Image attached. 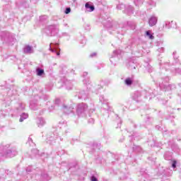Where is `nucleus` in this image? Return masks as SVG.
Segmentation results:
<instances>
[{
    "label": "nucleus",
    "instance_id": "54",
    "mask_svg": "<svg viewBox=\"0 0 181 181\" xmlns=\"http://www.w3.org/2000/svg\"><path fill=\"white\" fill-rule=\"evenodd\" d=\"M48 144H52L50 141H47Z\"/></svg>",
    "mask_w": 181,
    "mask_h": 181
},
{
    "label": "nucleus",
    "instance_id": "17",
    "mask_svg": "<svg viewBox=\"0 0 181 181\" xmlns=\"http://www.w3.org/2000/svg\"><path fill=\"white\" fill-rule=\"evenodd\" d=\"M127 67L130 70H135V69H136V64H135V62L133 61H129L127 64Z\"/></svg>",
    "mask_w": 181,
    "mask_h": 181
},
{
    "label": "nucleus",
    "instance_id": "27",
    "mask_svg": "<svg viewBox=\"0 0 181 181\" xmlns=\"http://www.w3.org/2000/svg\"><path fill=\"white\" fill-rule=\"evenodd\" d=\"M127 25L131 28V29L134 30L135 29V23L132 21H129L127 22Z\"/></svg>",
    "mask_w": 181,
    "mask_h": 181
},
{
    "label": "nucleus",
    "instance_id": "4",
    "mask_svg": "<svg viewBox=\"0 0 181 181\" xmlns=\"http://www.w3.org/2000/svg\"><path fill=\"white\" fill-rule=\"evenodd\" d=\"M59 128H58L55 132H54V135H59V131L62 129V132H64V135H67L70 132V129L67 127V122L61 121L59 124Z\"/></svg>",
    "mask_w": 181,
    "mask_h": 181
},
{
    "label": "nucleus",
    "instance_id": "1",
    "mask_svg": "<svg viewBox=\"0 0 181 181\" xmlns=\"http://www.w3.org/2000/svg\"><path fill=\"white\" fill-rule=\"evenodd\" d=\"M160 67L162 69L160 78L158 79L160 88L163 90V91H172V90H175V88H176V85H167L170 78L168 75L165 74V72L168 71V68L170 67V65H169V63L168 62H160Z\"/></svg>",
    "mask_w": 181,
    "mask_h": 181
},
{
    "label": "nucleus",
    "instance_id": "15",
    "mask_svg": "<svg viewBox=\"0 0 181 181\" xmlns=\"http://www.w3.org/2000/svg\"><path fill=\"white\" fill-rule=\"evenodd\" d=\"M124 13L127 15H132L134 13V7L132 6H126L124 8Z\"/></svg>",
    "mask_w": 181,
    "mask_h": 181
},
{
    "label": "nucleus",
    "instance_id": "46",
    "mask_svg": "<svg viewBox=\"0 0 181 181\" xmlns=\"http://www.w3.org/2000/svg\"><path fill=\"white\" fill-rule=\"evenodd\" d=\"M26 170H27V172H31V170H30V168H28L26 169Z\"/></svg>",
    "mask_w": 181,
    "mask_h": 181
},
{
    "label": "nucleus",
    "instance_id": "41",
    "mask_svg": "<svg viewBox=\"0 0 181 181\" xmlns=\"http://www.w3.org/2000/svg\"><path fill=\"white\" fill-rule=\"evenodd\" d=\"M95 56H97V53H95V52H93V53L90 54V57H94Z\"/></svg>",
    "mask_w": 181,
    "mask_h": 181
},
{
    "label": "nucleus",
    "instance_id": "44",
    "mask_svg": "<svg viewBox=\"0 0 181 181\" xmlns=\"http://www.w3.org/2000/svg\"><path fill=\"white\" fill-rule=\"evenodd\" d=\"M158 50V52H163L164 48H163V47H161V48H159Z\"/></svg>",
    "mask_w": 181,
    "mask_h": 181
},
{
    "label": "nucleus",
    "instance_id": "6",
    "mask_svg": "<svg viewBox=\"0 0 181 181\" xmlns=\"http://www.w3.org/2000/svg\"><path fill=\"white\" fill-rule=\"evenodd\" d=\"M10 145L7 144H3L0 146V151H1V153H2V155H10V153H12V150H11L10 148Z\"/></svg>",
    "mask_w": 181,
    "mask_h": 181
},
{
    "label": "nucleus",
    "instance_id": "16",
    "mask_svg": "<svg viewBox=\"0 0 181 181\" xmlns=\"http://www.w3.org/2000/svg\"><path fill=\"white\" fill-rule=\"evenodd\" d=\"M85 8H86V11H88V12H93V11H94L95 9L94 6L90 4V3H86L85 4Z\"/></svg>",
    "mask_w": 181,
    "mask_h": 181
},
{
    "label": "nucleus",
    "instance_id": "7",
    "mask_svg": "<svg viewBox=\"0 0 181 181\" xmlns=\"http://www.w3.org/2000/svg\"><path fill=\"white\" fill-rule=\"evenodd\" d=\"M74 110V106L73 105L64 104L62 107V110L64 114H71Z\"/></svg>",
    "mask_w": 181,
    "mask_h": 181
},
{
    "label": "nucleus",
    "instance_id": "33",
    "mask_svg": "<svg viewBox=\"0 0 181 181\" xmlns=\"http://www.w3.org/2000/svg\"><path fill=\"white\" fill-rule=\"evenodd\" d=\"M70 12H71V8H70V7H67L65 9L64 13H66V15H68V13H70Z\"/></svg>",
    "mask_w": 181,
    "mask_h": 181
},
{
    "label": "nucleus",
    "instance_id": "21",
    "mask_svg": "<svg viewBox=\"0 0 181 181\" xmlns=\"http://www.w3.org/2000/svg\"><path fill=\"white\" fill-rule=\"evenodd\" d=\"M37 76H43L45 74V70L40 68L36 69Z\"/></svg>",
    "mask_w": 181,
    "mask_h": 181
},
{
    "label": "nucleus",
    "instance_id": "52",
    "mask_svg": "<svg viewBox=\"0 0 181 181\" xmlns=\"http://www.w3.org/2000/svg\"><path fill=\"white\" fill-rule=\"evenodd\" d=\"M47 98H48V96H45V100H47Z\"/></svg>",
    "mask_w": 181,
    "mask_h": 181
},
{
    "label": "nucleus",
    "instance_id": "56",
    "mask_svg": "<svg viewBox=\"0 0 181 181\" xmlns=\"http://www.w3.org/2000/svg\"><path fill=\"white\" fill-rule=\"evenodd\" d=\"M119 122H120V124H121V120H119Z\"/></svg>",
    "mask_w": 181,
    "mask_h": 181
},
{
    "label": "nucleus",
    "instance_id": "13",
    "mask_svg": "<svg viewBox=\"0 0 181 181\" xmlns=\"http://www.w3.org/2000/svg\"><path fill=\"white\" fill-rule=\"evenodd\" d=\"M163 28L165 29H170V28H176V23L174 21H165Z\"/></svg>",
    "mask_w": 181,
    "mask_h": 181
},
{
    "label": "nucleus",
    "instance_id": "26",
    "mask_svg": "<svg viewBox=\"0 0 181 181\" xmlns=\"http://www.w3.org/2000/svg\"><path fill=\"white\" fill-rule=\"evenodd\" d=\"M133 151H134V152H141V151H142V148L139 146H134Z\"/></svg>",
    "mask_w": 181,
    "mask_h": 181
},
{
    "label": "nucleus",
    "instance_id": "10",
    "mask_svg": "<svg viewBox=\"0 0 181 181\" xmlns=\"http://www.w3.org/2000/svg\"><path fill=\"white\" fill-rule=\"evenodd\" d=\"M23 53L25 54H32V53H35V50L33 49V47L30 45H25L23 48Z\"/></svg>",
    "mask_w": 181,
    "mask_h": 181
},
{
    "label": "nucleus",
    "instance_id": "12",
    "mask_svg": "<svg viewBox=\"0 0 181 181\" xmlns=\"http://www.w3.org/2000/svg\"><path fill=\"white\" fill-rule=\"evenodd\" d=\"M75 97H78V100H87L88 97V93H86L84 90L80 91Z\"/></svg>",
    "mask_w": 181,
    "mask_h": 181
},
{
    "label": "nucleus",
    "instance_id": "11",
    "mask_svg": "<svg viewBox=\"0 0 181 181\" xmlns=\"http://www.w3.org/2000/svg\"><path fill=\"white\" fill-rule=\"evenodd\" d=\"M121 53H122L121 49H117L113 51V55L110 58V62L112 64H115V62H114V60H115V59L118 60V57H117V56H118V54H121Z\"/></svg>",
    "mask_w": 181,
    "mask_h": 181
},
{
    "label": "nucleus",
    "instance_id": "22",
    "mask_svg": "<svg viewBox=\"0 0 181 181\" xmlns=\"http://www.w3.org/2000/svg\"><path fill=\"white\" fill-rule=\"evenodd\" d=\"M28 117H29V115H28L27 113H23L21 115L20 122H23V121H25V119H26Z\"/></svg>",
    "mask_w": 181,
    "mask_h": 181
},
{
    "label": "nucleus",
    "instance_id": "55",
    "mask_svg": "<svg viewBox=\"0 0 181 181\" xmlns=\"http://www.w3.org/2000/svg\"><path fill=\"white\" fill-rule=\"evenodd\" d=\"M42 177H45V175H42Z\"/></svg>",
    "mask_w": 181,
    "mask_h": 181
},
{
    "label": "nucleus",
    "instance_id": "24",
    "mask_svg": "<svg viewBox=\"0 0 181 181\" xmlns=\"http://www.w3.org/2000/svg\"><path fill=\"white\" fill-rule=\"evenodd\" d=\"M144 1L145 0H134V2L136 6H141L144 4Z\"/></svg>",
    "mask_w": 181,
    "mask_h": 181
},
{
    "label": "nucleus",
    "instance_id": "42",
    "mask_svg": "<svg viewBox=\"0 0 181 181\" xmlns=\"http://www.w3.org/2000/svg\"><path fill=\"white\" fill-rule=\"evenodd\" d=\"M147 70H148V73H151L153 69H152V67H151L150 66H148V69H147Z\"/></svg>",
    "mask_w": 181,
    "mask_h": 181
},
{
    "label": "nucleus",
    "instance_id": "31",
    "mask_svg": "<svg viewBox=\"0 0 181 181\" xmlns=\"http://www.w3.org/2000/svg\"><path fill=\"white\" fill-rule=\"evenodd\" d=\"M124 8H125V5L124 4H118L117 6V9H119V11H121V9H124Z\"/></svg>",
    "mask_w": 181,
    "mask_h": 181
},
{
    "label": "nucleus",
    "instance_id": "2",
    "mask_svg": "<svg viewBox=\"0 0 181 181\" xmlns=\"http://www.w3.org/2000/svg\"><path fill=\"white\" fill-rule=\"evenodd\" d=\"M88 74V73L83 72V76L84 79L83 81V84L86 85L87 90L92 91V93H97V91H98V90H101L103 87H101V86L100 85H96L95 86H93V85L90 84V78H86L87 77Z\"/></svg>",
    "mask_w": 181,
    "mask_h": 181
},
{
    "label": "nucleus",
    "instance_id": "9",
    "mask_svg": "<svg viewBox=\"0 0 181 181\" xmlns=\"http://www.w3.org/2000/svg\"><path fill=\"white\" fill-rule=\"evenodd\" d=\"M99 101L103 104V108L106 111H110V106L108 105V103H107V99L104 97V95H100L99 98Z\"/></svg>",
    "mask_w": 181,
    "mask_h": 181
},
{
    "label": "nucleus",
    "instance_id": "48",
    "mask_svg": "<svg viewBox=\"0 0 181 181\" xmlns=\"http://www.w3.org/2000/svg\"><path fill=\"white\" fill-rule=\"evenodd\" d=\"M116 118H117V119H119V117H118V115H115Z\"/></svg>",
    "mask_w": 181,
    "mask_h": 181
},
{
    "label": "nucleus",
    "instance_id": "28",
    "mask_svg": "<svg viewBox=\"0 0 181 181\" xmlns=\"http://www.w3.org/2000/svg\"><path fill=\"white\" fill-rule=\"evenodd\" d=\"M146 36H148L149 37V39H154L153 35H152V33H151V30H148L146 32Z\"/></svg>",
    "mask_w": 181,
    "mask_h": 181
},
{
    "label": "nucleus",
    "instance_id": "14",
    "mask_svg": "<svg viewBox=\"0 0 181 181\" xmlns=\"http://www.w3.org/2000/svg\"><path fill=\"white\" fill-rule=\"evenodd\" d=\"M158 23V17L152 16L148 20L149 26H155Z\"/></svg>",
    "mask_w": 181,
    "mask_h": 181
},
{
    "label": "nucleus",
    "instance_id": "49",
    "mask_svg": "<svg viewBox=\"0 0 181 181\" xmlns=\"http://www.w3.org/2000/svg\"><path fill=\"white\" fill-rule=\"evenodd\" d=\"M64 26L66 28V26H67V23H64Z\"/></svg>",
    "mask_w": 181,
    "mask_h": 181
},
{
    "label": "nucleus",
    "instance_id": "35",
    "mask_svg": "<svg viewBox=\"0 0 181 181\" xmlns=\"http://www.w3.org/2000/svg\"><path fill=\"white\" fill-rule=\"evenodd\" d=\"M88 122L89 124H94V119L92 117L89 118Z\"/></svg>",
    "mask_w": 181,
    "mask_h": 181
},
{
    "label": "nucleus",
    "instance_id": "32",
    "mask_svg": "<svg viewBox=\"0 0 181 181\" xmlns=\"http://www.w3.org/2000/svg\"><path fill=\"white\" fill-rule=\"evenodd\" d=\"M95 111V110L94 109V107L90 108L88 110V117H91V112H94Z\"/></svg>",
    "mask_w": 181,
    "mask_h": 181
},
{
    "label": "nucleus",
    "instance_id": "39",
    "mask_svg": "<svg viewBox=\"0 0 181 181\" xmlns=\"http://www.w3.org/2000/svg\"><path fill=\"white\" fill-rule=\"evenodd\" d=\"M33 153H35V155H37L39 153V150L35 148L32 151Z\"/></svg>",
    "mask_w": 181,
    "mask_h": 181
},
{
    "label": "nucleus",
    "instance_id": "38",
    "mask_svg": "<svg viewBox=\"0 0 181 181\" xmlns=\"http://www.w3.org/2000/svg\"><path fill=\"white\" fill-rule=\"evenodd\" d=\"M90 180H91V181H98V179H97V177H95V176L93 175V176L90 177Z\"/></svg>",
    "mask_w": 181,
    "mask_h": 181
},
{
    "label": "nucleus",
    "instance_id": "25",
    "mask_svg": "<svg viewBox=\"0 0 181 181\" xmlns=\"http://www.w3.org/2000/svg\"><path fill=\"white\" fill-rule=\"evenodd\" d=\"M126 86H132V79L131 78H127L124 81Z\"/></svg>",
    "mask_w": 181,
    "mask_h": 181
},
{
    "label": "nucleus",
    "instance_id": "51",
    "mask_svg": "<svg viewBox=\"0 0 181 181\" xmlns=\"http://www.w3.org/2000/svg\"><path fill=\"white\" fill-rule=\"evenodd\" d=\"M47 139L48 141H50V139H52V137H49Z\"/></svg>",
    "mask_w": 181,
    "mask_h": 181
},
{
    "label": "nucleus",
    "instance_id": "19",
    "mask_svg": "<svg viewBox=\"0 0 181 181\" xmlns=\"http://www.w3.org/2000/svg\"><path fill=\"white\" fill-rule=\"evenodd\" d=\"M141 94L139 91H136L133 93L132 98L134 99L136 101L141 97Z\"/></svg>",
    "mask_w": 181,
    "mask_h": 181
},
{
    "label": "nucleus",
    "instance_id": "36",
    "mask_svg": "<svg viewBox=\"0 0 181 181\" xmlns=\"http://www.w3.org/2000/svg\"><path fill=\"white\" fill-rule=\"evenodd\" d=\"M177 163V162L176 160L173 161L172 168H173V169H175V168H176V164Z\"/></svg>",
    "mask_w": 181,
    "mask_h": 181
},
{
    "label": "nucleus",
    "instance_id": "47",
    "mask_svg": "<svg viewBox=\"0 0 181 181\" xmlns=\"http://www.w3.org/2000/svg\"><path fill=\"white\" fill-rule=\"evenodd\" d=\"M67 90H71V86H70L69 88H66Z\"/></svg>",
    "mask_w": 181,
    "mask_h": 181
},
{
    "label": "nucleus",
    "instance_id": "30",
    "mask_svg": "<svg viewBox=\"0 0 181 181\" xmlns=\"http://www.w3.org/2000/svg\"><path fill=\"white\" fill-rule=\"evenodd\" d=\"M28 144H29L30 146H33V145H35V143H33V140H32V138L30 137L28 138Z\"/></svg>",
    "mask_w": 181,
    "mask_h": 181
},
{
    "label": "nucleus",
    "instance_id": "53",
    "mask_svg": "<svg viewBox=\"0 0 181 181\" xmlns=\"http://www.w3.org/2000/svg\"><path fill=\"white\" fill-rule=\"evenodd\" d=\"M167 101H165V103H163V104H166Z\"/></svg>",
    "mask_w": 181,
    "mask_h": 181
},
{
    "label": "nucleus",
    "instance_id": "40",
    "mask_svg": "<svg viewBox=\"0 0 181 181\" xmlns=\"http://www.w3.org/2000/svg\"><path fill=\"white\" fill-rule=\"evenodd\" d=\"M55 104H56L57 105H59V104H60V100H59V99H56V100H55Z\"/></svg>",
    "mask_w": 181,
    "mask_h": 181
},
{
    "label": "nucleus",
    "instance_id": "57",
    "mask_svg": "<svg viewBox=\"0 0 181 181\" xmlns=\"http://www.w3.org/2000/svg\"><path fill=\"white\" fill-rule=\"evenodd\" d=\"M122 179H125V177H123Z\"/></svg>",
    "mask_w": 181,
    "mask_h": 181
},
{
    "label": "nucleus",
    "instance_id": "3",
    "mask_svg": "<svg viewBox=\"0 0 181 181\" xmlns=\"http://www.w3.org/2000/svg\"><path fill=\"white\" fill-rule=\"evenodd\" d=\"M87 110H88L87 104L84 103H79L76 107L77 115L78 117H87Z\"/></svg>",
    "mask_w": 181,
    "mask_h": 181
},
{
    "label": "nucleus",
    "instance_id": "37",
    "mask_svg": "<svg viewBox=\"0 0 181 181\" xmlns=\"http://www.w3.org/2000/svg\"><path fill=\"white\" fill-rule=\"evenodd\" d=\"M45 19H47V16H43L40 18V21H43Z\"/></svg>",
    "mask_w": 181,
    "mask_h": 181
},
{
    "label": "nucleus",
    "instance_id": "5",
    "mask_svg": "<svg viewBox=\"0 0 181 181\" xmlns=\"http://www.w3.org/2000/svg\"><path fill=\"white\" fill-rule=\"evenodd\" d=\"M45 33L47 36H56L59 33V30L54 25H49L45 30Z\"/></svg>",
    "mask_w": 181,
    "mask_h": 181
},
{
    "label": "nucleus",
    "instance_id": "20",
    "mask_svg": "<svg viewBox=\"0 0 181 181\" xmlns=\"http://www.w3.org/2000/svg\"><path fill=\"white\" fill-rule=\"evenodd\" d=\"M171 71H172V73H174L175 74L181 75V69H180V68H172Z\"/></svg>",
    "mask_w": 181,
    "mask_h": 181
},
{
    "label": "nucleus",
    "instance_id": "45",
    "mask_svg": "<svg viewBox=\"0 0 181 181\" xmlns=\"http://www.w3.org/2000/svg\"><path fill=\"white\" fill-rule=\"evenodd\" d=\"M81 43L82 45H86V40H82V41L81 42Z\"/></svg>",
    "mask_w": 181,
    "mask_h": 181
},
{
    "label": "nucleus",
    "instance_id": "43",
    "mask_svg": "<svg viewBox=\"0 0 181 181\" xmlns=\"http://www.w3.org/2000/svg\"><path fill=\"white\" fill-rule=\"evenodd\" d=\"M156 129H158V131H162V128L160 126H156Z\"/></svg>",
    "mask_w": 181,
    "mask_h": 181
},
{
    "label": "nucleus",
    "instance_id": "18",
    "mask_svg": "<svg viewBox=\"0 0 181 181\" xmlns=\"http://www.w3.org/2000/svg\"><path fill=\"white\" fill-rule=\"evenodd\" d=\"M46 124V122L45 121V119L42 117H39L37 119V125L38 127H43Z\"/></svg>",
    "mask_w": 181,
    "mask_h": 181
},
{
    "label": "nucleus",
    "instance_id": "8",
    "mask_svg": "<svg viewBox=\"0 0 181 181\" xmlns=\"http://www.w3.org/2000/svg\"><path fill=\"white\" fill-rule=\"evenodd\" d=\"M58 43H51L49 45V50L52 53H56L57 56H60V48L57 47Z\"/></svg>",
    "mask_w": 181,
    "mask_h": 181
},
{
    "label": "nucleus",
    "instance_id": "23",
    "mask_svg": "<svg viewBox=\"0 0 181 181\" xmlns=\"http://www.w3.org/2000/svg\"><path fill=\"white\" fill-rule=\"evenodd\" d=\"M30 108L34 111H36V110H37V105L33 102H30Z\"/></svg>",
    "mask_w": 181,
    "mask_h": 181
},
{
    "label": "nucleus",
    "instance_id": "29",
    "mask_svg": "<svg viewBox=\"0 0 181 181\" xmlns=\"http://www.w3.org/2000/svg\"><path fill=\"white\" fill-rule=\"evenodd\" d=\"M148 5H149V6H152V7L156 6V2H155V1H153L152 0H149L148 1Z\"/></svg>",
    "mask_w": 181,
    "mask_h": 181
},
{
    "label": "nucleus",
    "instance_id": "34",
    "mask_svg": "<svg viewBox=\"0 0 181 181\" xmlns=\"http://www.w3.org/2000/svg\"><path fill=\"white\" fill-rule=\"evenodd\" d=\"M173 57H174V60H175V63H177V62H179V60H177V57H176V52H174L173 53Z\"/></svg>",
    "mask_w": 181,
    "mask_h": 181
},
{
    "label": "nucleus",
    "instance_id": "50",
    "mask_svg": "<svg viewBox=\"0 0 181 181\" xmlns=\"http://www.w3.org/2000/svg\"><path fill=\"white\" fill-rule=\"evenodd\" d=\"M179 87H181V82L178 83Z\"/></svg>",
    "mask_w": 181,
    "mask_h": 181
}]
</instances>
